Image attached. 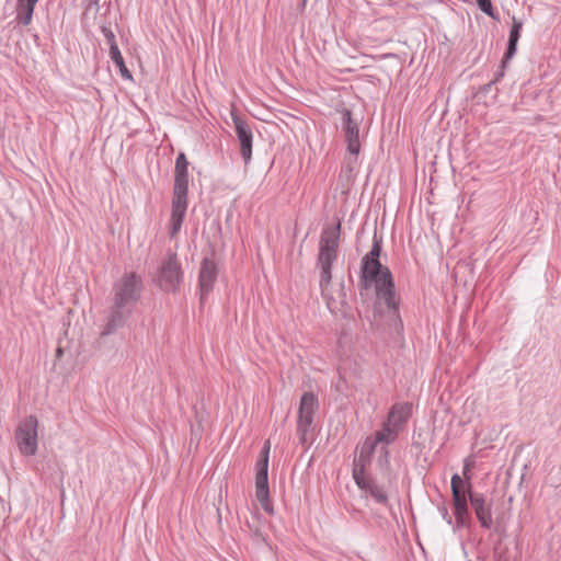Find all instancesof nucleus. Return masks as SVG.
I'll return each mask as SVG.
<instances>
[{
  "label": "nucleus",
  "mask_w": 561,
  "mask_h": 561,
  "mask_svg": "<svg viewBox=\"0 0 561 561\" xmlns=\"http://www.w3.org/2000/svg\"><path fill=\"white\" fill-rule=\"evenodd\" d=\"M379 255L380 245L378 242H375L369 253L364 257L362 280L365 287L375 284L378 299L383 301L389 308L394 309L397 304L392 277L389 270L381 266Z\"/></svg>",
  "instance_id": "f257e3e1"
},
{
  "label": "nucleus",
  "mask_w": 561,
  "mask_h": 561,
  "mask_svg": "<svg viewBox=\"0 0 561 561\" xmlns=\"http://www.w3.org/2000/svg\"><path fill=\"white\" fill-rule=\"evenodd\" d=\"M469 484L466 483L458 474H454L451 478V491L455 504V514L458 523H463V517L467 515V494L471 505L474 510L477 518L480 520L484 528H491L493 520L490 511V505L485 503L484 497L481 494L470 493Z\"/></svg>",
  "instance_id": "f03ea898"
},
{
  "label": "nucleus",
  "mask_w": 561,
  "mask_h": 561,
  "mask_svg": "<svg viewBox=\"0 0 561 561\" xmlns=\"http://www.w3.org/2000/svg\"><path fill=\"white\" fill-rule=\"evenodd\" d=\"M187 164L185 154L180 153L175 162V179L170 218V237L172 239L180 232L187 209Z\"/></svg>",
  "instance_id": "7ed1b4c3"
},
{
  "label": "nucleus",
  "mask_w": 561,
  "mask_h": 561,
  "mask_svg": "<svg viewBox=\"0 0 561 561\" xmlns=\"http://www.w3.org/2000/svg\"><path fill=\"white\" fill-rule=\"evenodd\" d=\"M340 240V224L327 227L320 239L318 264L321 268V286L328 290L331 280V264L336 260Z\"/></svg>",
  "instance_id": "20e7f679"
},
{
  "label": "nucleus",
  "mask_w": 561,
  "mask_h": 561,
  "mask_svg": "<svg viewBox=\"0 0 561 561\" xmlns=\"http://www.w3.org/2000/svg\"><path fill=\"white\" fill-rule=\"evenodd\" d=\"M182 280L183 271L181 263L175 253H170L160 266L156 280L157 285L163 291L175 293L179 290Z\"/></svg>",
  "instance_id": "39448f33"
},
{
  "label": "nucleus",
  "mask_w": 561,
  "mask_h": 561,
  "mask_svg": "<svg viewBox=\"0 0 561 561\" xmlns=\"http://www.w3.org/2000/svg\"><path fill=\"white\" fill-rule=\"evenodd\" d=\"M268 454H270V442L267 440L262 451V458L257 463V470L255 476V497L259 501L262 508L270 515L274 514V507L270 500L268 489Z\"/></svg>",
  "instance_id": "423d86ee"
},
{
  "label": "nucleus",
  "mask_w": 561,
  "mask_h": 561,
  "mask_svg": "<svg viewBox=\"0 0 561 561\" xmlns=\"http://www.w3.org/2000/svg\"><path fill=\"white\" fill-rule=\"evenodd\" d=\"M38 420L30 415L19 424L15 439L19 450L24 456H34L37 451Z\"/></svg>",
  "instance_id": "0eeeda50"
},
{
  "label": "nucleus",
  "mask_w": 561,
  "mask_h": 561,
  "mask_svg": "<svg viewBox=\"0 0 561 561\" xmlns=\"http://www.w3.org/2000/svg\"><path fill=\"white\" fill-rule=\"evenodd\" d=\"M142 282L139 275L134 272L124 273L114 285V299L134 306L140 296Z\"/></svg>",
  "instance_id": "6e6552de"
},
{
  "label": "nucleus",
  "mask_w": 561,
  "mask_h": 561,
  "mask_svg": "<svg viewBox=\"0 0 561 561\" xmlns=\"http://www.w3.org/2000/svg\"><path fill=\"white\" fill-rule=\"evenodd\" d=\"M318 408V400L314 394L306 392L300 399L298 427L301 443L307 439V434L313 421V414Z\"/></svg>",
  "instance_id": "1a4fd4ad"
},
{
  "label": "nucleus",
  "mask_w": 561,
  "mask_h": 561,
  "mask_svg": "<svg viewBox=\"0 0 561 561\" xmlns=\"http://www.w3.org/2000/svg\"><path fill=\"white\" fill-rule=\"evenodd\" d=\"M399 430L390 425L389 423H385L381 431L376 433L374 438H367L362 446L359 454V461L364 462L367 459L373 450L375 449L378 443L390 444L398 436Z\"/></svg>",
  "instance_id": "9d476101"
},
{
  "label": "nucleus",
  "mask_w": 561,
  "mask_h": 561,
  "mask_svg": "<svg viewBox=\"0 0 561 561\" xmlns=\"http://www.w3.org/2000/svg\"><path fill=\"white\" fill-rule=\"evenodd\" d=\"M133 306L113 299L103 335H108L122 328L131 313Z\"/></svg>",
  "instance_id": "9b49d317"
},
{
  "label": "nucleus",
  "mask_w": 561,
  "mask_h": 561,
  "mask_svg": "<svg viewBox=\"0 0 561 561\" xmlns=\"http://www.w3.org/2000/svg\"><path fill=\"white\" fill-rule=\"evenodd\" d=\"M236 133L240 142V152L245 162L250 161L252 156V131L249 126L233 111L231 112Z\"/></svg>",
  "instance_id": "f8f14e48"
},
{
  "label": "nucleus",
  "mask_w": 561,
  "mask_h": 561,
  "mask_svg": "<svg viewBox=\"0 0 561 561\" xmlns=\"http://www.w3.org/2000/svg\"><path fill=\"white\" fill-rule=\"evenodd\" d=\"M217 266L211 260L204 259L202 261L198 275L202 300H204V298L213 290L214 284L217 278Z\"/></svg>",
  "instance_id": "ddd939ff"
},
{
  "label": "nucleus",
  "mask_w": 561,
  "mask_h": 561,
  "mask_svg": "<svg viewBox=\"0 0 561 561\" xmlns=\"http://www.w3.org/2000/svg\"><path fill=\"white\" fill-rule=\"evenodd\" d=\"M344 119L347 150L350 154L354 157L353 159L350 158L348 163L351 164L356 161L357 154L359 153L360 150L359 130L357 123L352 119L350 111H346L344 113Z\"/></svg>",
  "instance_id": "4468645a"
},
{
  "label": "nucleus",
  "mask_w": 561,
  "mask_h": 561,
  "mask_svg": "<svg viewBox=\"0 0 561 561\" xmlns=\"http://www.w3.org/2000/svg\"><path fill=\"white\" fill-rule=\"evenodd\" d=\"M353 477L358 488L368 492L377 502L385 503L387 501L386 491L370 481L365 476L363 468L355 467Z\"/></svg>",
  "instance_id": "2eb2a0df"
},
{
  "label": "nucleus",
  "mask_w": 561,
  "mask_h": 561,
  "mask_svg": "<svg viewBox=\"0 0 561 561\" xmlns=\"http://www.w3.org/2000/svg\"><path fill=\"white\" fill-rule=\"evenodd\" d=\"M412 405L409 403H397L394 404L387 419V423L400 430L411 415Z\"/></svg>",
  "instance_id": "dca6fc26"
},
{
  "label": "nucleus",
  "mask_w": 561,
  "mask_h": 561,
  "mask_svg": "<svg viewBox=\"0 0 561 561\" xmlns=\"http://www.w3.org/2000/svg\"><path fill=\"white\" fill-rule=\"evenodd\" d=\"M38 0H18V19L24 25H28L32 21L34 5Z\"/></svg>",
  "instance_id": "f3484780"
},
{
  "label": "nucleus",
  "mask_w": 561,
  "mask_h": 561,
  "mask_svg": "<svg viewBox=\"0 0 561 561\" xmlns=\"http://www.w3.org/2000/svg\"><path fill=\"white\" fill-rule=\"evenodd\" d=\"M522 26H523V23L520 21L516 20L515 18H513V25H512V30L510 33L508 47H507V51L505 54L506 59L512 58L516 51V45L519 39V32H520Z\"/></svg>",
  "instance_id": "a211bd4d"
},
{
  "label": "nucleus",
  "mask_w": 561,
  "mask_h": 561,
  "mask_svg": "<svg viewBox=\"0 0 561 561\" xmlns=\"http://www.w3.org/2000/svg\"><path fill=\"white\" fill-rule=\"evenodd\" d=\"M110 56H111V59L114 61V64L119 69L122 77L126 80H133L131 72L127 69V67L124 62V58H123L117 45H112L111 50H110Z\"/></svg>",
  "instance_id": "6ab92c4d"
},
{
  "label": "nucleus",
  "mask_w": 561,
  "mask_h": 561,
  "mask_svg": "<svg viewBox=\"0 0 561 561\" xmlns=\"http://www.w3.org/2000/svg\"><path fill=\"white\" fill-rule=\"evenodd\" d=\"M346 305L345 294L342 288L339 289V295L336 298L329 296L328 297V307L334 313L344 312V307Z\"/></svg>",
  "instance_id": "aec40b11"
},
{
  "label": "nucleus",
  "mask_w": 561,
  "mask_h": 561,
  "mask_svg": "<svg viewBox=\"0 0 561 561\" xmlns=\"http://www.w3.org/2000/svg\"><path fill=\"white\" fill-rule=\"evenodd\" d=\"M479 8L490 16H493L491 0H477Z\"/></svg>",
  "instance_id": "412c9836"
},
{
  "label": "nucleus",
  "mask_w": 561,
  "mask_h": 561,
  "mask_svg": "<svg viewBox=\"0 0 561 561\" xmlns=\"http://www.w3.org/2000/svg\"><path fill=\"white\" fill-rule=\"evenodd\" d=\"M102 33L105 36V38L110 45V48L112 47V45H116L115 35L108 27H105V26L102 27Z\"/></svg>",
  "instance_id": "4be33fe9"
},
{
  "label": "nucleus",
  "mask_w": 561,
  "mask_h": 561,
  "mask_svg": "<svg viewBox=\"0 0 561 561\" xmlns=\"http://www.w3.org/2000/svg\"><path fill=\"white\" fill-rule=\"evenodd\" d=\"M382 451L385 453L382 465L388 467L389 466L388 453H387V450H385V448H382Z\"/></svg>",
  "instance_id": "5701e85b"
},
{
  "label": "nucleus",
  "mask_w": 561,
  "mask_h": 561,
  "mask_svg": "<svg viewBox=\"0 0 561 561\" xmlns=\"http://www.w3.org/2000/svg\"><path fill=\"white\" fill-rule=\"evenodd\" d=\"M470 466H471V463L467 460L466 465H465V472H463L465 474H466L467 470H469Z\"/></svg>",
  "instance_id": "b1692460"
},
{
  "label": "nucleus",
  "mask_w": 561,
  "mask_h": 561,
  "mask_svg": "<svg viewBox=\"0 0 561 561\" xmlns=\"http://www.w3.org/2000/svg\"><path fill=\"white\" fill-rule=\"evenodd\" d=\"M57 353H58V356H60L61 355V348H58Z\"/></svg>",
  "instance_id": "393cba45"
},
{
  "label": "nucleus",
  "mask_w": 561,
  "mask_h": 561,
  "mask_svg": "<svg viewBox=\"0 0 561 561\" xmlns=\"http://www.w3.org/2000/svg\"><path fill=\"white\" fill-rule=\"evenodd\" d=\"M95 2H98L99 0H94Z\"/></svg>",
  "instance_id": "a878e982"
}]
</instances>
